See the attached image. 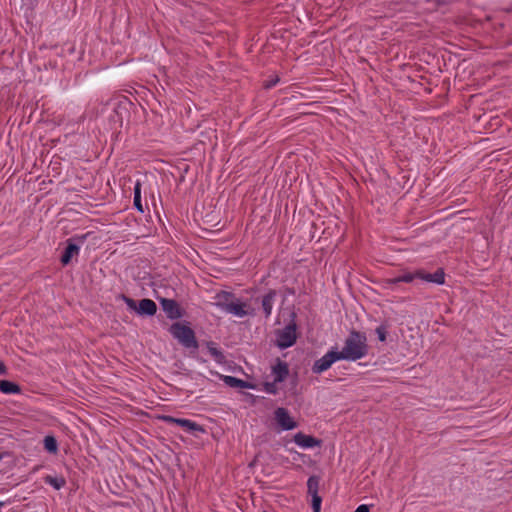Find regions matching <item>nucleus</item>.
Returning a JSON list of instances; mask_svg holds the SVG:
<instances>
[{"label": "nucleus", "instance_id": "obj_3", "mask_svg": "<svg viewBox=\"0 0 512 512\" xmlns=\"http://www.w3.org/2000/svg\"><path fill=\"white\" fill-rule=\"evenodd\" d=\"M120 298L126 303L129 309L135 311L140 316H154L157 312L156 303L149 298H143L138 302L125 294H121Z\"/></svg>", "mask_w": 512, "mask_h": 512}, {"label": "nucleus", "instance_id": "obj_34", "mask_svg": "<svg viewBox=\"0 0 512 512\" xmlns=\"http://www.w3.org/2000/svg\"><path fill=\"white\" fill-rule=\"evenodd\" d=\"M4 502L0 501V507L4 506Z\"/></svg>", "mask_w": 512, "mask_h": 512}, {"label": "nucleus", "instance_id": "obj_28", "mask_svg": "<svg viewBox=\"0 0 512 512\" xmlns=\"http://www.w3.org/2000/svg\"><path fill=\"white\" fill-rule=\"evenodd\" d=\"M8 374V368L3 361H0V375L5 376Z\"/></svg>", "mask_w": 512, "mask_h": 512}, {"label": "nucleus", "instance_id": "obj_33", "mask_svg": "<svg viewBox=\"0 0 512 512\" xmlns=\"http://www.w3.org/2000/svg\"><path fill=\"white\" fill-rule=\"evenodd\" d=\"M125 104H127V105H129V106H132V105H133V104H132V102H129V101H128V102H126Z\"/></svg>", "mask_w": 512, "mask_h": 512}, {"label": "nucleus", "instance_id": "obj_25", "mask_svg": "<svg viewBox=\"0 0 512 512\" xmlns=\"http://www.w3.org/2000/svg\"><path fill=\"white\" fill-rule=\"evenodd\" d=\"M322 497L320 495L311 496V508L313 512H320Z\"/></svg>", "mask_w": 512, "mask_h": 512}, {"label": "nucleus", "instance_id": "obj_32", "mask_svg": "<svg viewBox=\"0 0 512 512\" xmlns=\"http://www.w3.org/2000/svg\"><path fill=\"white\" fill-rule=\"evenodd\" d=\"M5 453L0 452V461L3 459Z\"/></svg>", "mask_w": 512, "mask_h": 512}, {"label": "nucleus", "instance_id": "obj_15", "mask_svg": "<svg viewBox=\"0 0 512 512\" xmlns=\"http://www.w3.org/2000/svg\"><path fill=\"white\" fill-rule=\"evenodd\" d=\"M272 374L275 382H283L289 375V365L280 358L276 359L275 365L272 366Z\"/></svg>", "mask_w": 512, "mask_h": 512}, {"label": "nucleus", "instance_id": "obj_19", "mask_svg": "<svg viewBox=\"0 0 512 512\" xmlns=\"http://www.w3.org/2000/svg\"><path fill=\"white\" fill-rule=\"evenodd\" d=\"M321 477L319 475H312L307 480V495H319Z\"/></svg>", "mask_w": 512, "mask_h": 512}, {"label": "nucleus", "instance_id": "obj_18", "mask_svg": "<svg viewBox=\"0 0 512 512\" xmlns=\"http://www.w3.org/2000/svg\"><path fill=\"white\" fill-rule=\"evenodd\" d=\"M215 299L216 306L225 311L226 305L235 299V295L232 292L220 291L216 294Z\"/></svg>", "mask_w": 512, "mask_h": 512}, {"label": "nucleus", "instance_id": "obj_9", "mask_svg": "<svg viewBox=\"0 0 512 512\" xmlns=\"http://www.w3.org/2000/svg\"><path fill=\"white\" fill-rule=\"evenodd\" d=\"M80 247L74 242V238L66 241V247L60 256V263L63 267L69 265L74 256L79 254Z\"/></svg>", "mask_w": 512, "mask_h": 512}, {"label": "nucleus", "instance_id": "obj_4", "mask_svg": "<svg viewBox=\"0 0 512 512\" xmlns=\"http://www.w3.org/2000/svg\"><path fill=\"white\" fill-rule=\"evenodd\" d=\"M276 346L279 349L292 347L297 341V324L292 319L282 330L276 331Z\"/></svg>", "mask_w": 512, "mask_h": 512}, {"label": "nucleus", "instance_id": "obj_12", "mask_svg": "<svg viewBox=\"0 0 512 512\" xmlns=\"http://www.w3.org/2000/svg\"><path fill=\"white\" fill-rule=\"evenodd\" d=\"M277 296V291L275 289H269L261 298V309L265 319H268L272 314V308L274 301Z\"/></svg>", "mask_w": 512, "mask_h": 512}, {"label": "nucleus", "instance_id": "obj_6", "mask_svg": "<svg viewBox=\"0 0 512 512\" xmlns=\"http://www.w3.org/2000/svg\"><path fill=\"white\" fill-rule=\"evenodd\" d=\"M341 360L337 350H330L320 359L316 360L312 366V372L314 374H321L328 370L333 363Z\"/></svg>", "mask_w": 512, "mask_h": 512}, {"label": "nucleus", "instance_id": "obj_22", "mask_svg": "<svg viewBox=\"0 0 512 512\" xmlns=\"http://www.w3.org/2000/svg\"><path fill=\"white\" fill-rule=\"evenodd\" d=\"M44 482L46 484L51 485L56 490L61 489L66 484V480L63 477H54V476H51V475L45 476L44 477Z\"/></svg>", "mask_w": 512, "mask_h": 512}, {"label": "nucleus", "instance_id": "obj_23", "mask_svg": "<svg viewBox=\"0 0 512 512\" xmlns=\"http://www.w3.org/2000/svg\"><path fill=\"white\" fill-rule=\"evenodd\" d=\"M389 327V323L387 321H384L375 329L378 340L380 342H386Z\"/></svg>", "mask_w": 512, "mask_h": 512}, {"label": "nucleus", "instance_id": "obj_27", "mask_svg": "<svg viewBox=\"0 0 512 512\" xmlns=\"http://www.w3.org/2000/svg\"><path fill=\"white\" fill-rule=\"evenodd\" d=\"M278 382H275V380L273 382H265L264 383V390L269 393V394H277L278 392V388L276 386Z\"/></svg>", "mask_w": 512, "mask_h": 512}, {"label": "nucleus", "instance_id": "obj_17", "mask_svg": "<svg viewBox=\"0 0 512 512\" xmlns=\"http://www.w3.org/2000/svg\"><path fill=\"white\" fill-rule=\"evenodd\" d=\"M0 392L3 394H20L22 392L21 386L10 380H0Z\"/></svg>", "mask_w": 512, "mask_h": 512}, {"label": "nucleus", "instance_id": "obj_8", "mask_svg": "<svg viewBox=\"0 0 512 512\" xmlns=\"http://www.w3.org/2000/svg\"><path fill=\"white\" fill-rule=\"evenodd\" d=\"M160 304L169 319H179L185 314V310L174 299L161 298Z\"/></svg>", "mask_w": 512, "mask_h": 512}, {"label": "nucleus", "instance_id": "obj_30", "mask_svg": "<svg viewBox=\"0 0 512 512\" xmlns=\"http://www.w3.org/2000/svg\"><path fill=\"white\" fill-rule=\"evenodd\" d=\"M205 345L208 349V352L211 351V349L215 348L217 346V344L213 341H206L205 342Z\"/></svg>", "mask_w": 512, "mask_h": 512}, {"label": "nucleus", "instance_id": "obj_7", "mask_svg": "<svg viewBox=\"0 0 512 512\" xmlns=\"http://www.w3.org/2000/svg\"><path fill=\"white\" fill-rule=\"evenodd\" d=\"M274 419L282 431L293 430L298 427V423L290 416L289 411L284 407H278L274 411Z\"/></svg>", "mask_w": 512, "mask_h": 512}, {"label": "nucleus", "instance_id": "obj_16", "mask_svg": "<svg viewBox=\"0 0 512 512\" xmlns=\"http://www.w3.org/2000/svg\"><path fill=\"white\" fill-rule=\"evenodd\" d=\"M420 280L442 285L445 283V272L443 268H438L434 273H428L421 269Z\"/></svg>", "mask_w": 512, "mask_h": 512}, {"label": "nucleus", "instance_id": "obj_31", "mask_svg": "<svg viewBox=\"0 0 512 512\" xmlns=\"http://www.w3.org/2000/svg\"><path fill=\"white\" fill-rule=\"evenodd\" d=\"M284 294L285 295H294L295 289L291 287H284Z\"/></svg>", "mask_w": 512, "mask_h": 512}, {"label": "nucleus", "instance_id": "obj_21", "mask_svg": "<svg viewBox=\"0 0 512 512\" xmlns=\"http://www.w3.org/2000/svg\"><path fill=\"white\" fill-rule=\"evenodd\" d=\"M133 205L137 211L143 213L144 208L141 202V183L139 181L136 182L134 186V200Z\"/></svg>", "mask_w": 512, "mask_h": 512}, {"label": "nucleus", "instance_id": "obj_13", "mask_svg": "<svg viewBox=\"0 0 512 512\" xmlns=\"http://www.w3.org/2000/svg\"><path fill=\"white\" fill-rule=\"evenodd\" d=\"M420 275L421 269H417L414 272H404L403 274L397 277L385 279L384 283L387 287H392L401 282L411 283L415 279H420Z\"/></svg>", "mask_w": 512, "mask_h": 512}, {"label": "nucleus", "instance_id": "obj_11", "mask_svg": "<svg viewBox=\"0 0 512 512\" xmlns=\"http://www.w3.org/2000/svg\"><path fill=\"white\" fill-rule=\"evenodd\" d=\"M246 303L242 302L240 299L235 298L230 304L226 305V312L237 317H244L246 315H255V310L251 309V311L245 310Z\"/></svg>", "mask_w": 512, "mask_h": 512}, {"label": "nucleus", "instance_id": "obj_5", "mask_svg": "<svg viewBox=\"0 0 512 512\" xmlns=\"http://www.w3.org/2000/svg\"><path fill=\"white\" fill-rule=\"evenodd\" d=\"M160 419H162L164 422H166L168 424H176L194 434L197 432L198 433L206 432V429L204 428V426H202L190 419L176 418V417H173L170 415H163L160 417Z\"/></svg>", "mask_w": 512, "mask_h": 512}, {"label": "nucleus", "instance_id": "obj_2", "mask_svg": "<svg viewBox=\"0 0 512 512\" xmlns=\"http://www.w3.org/2000/svg\"><path fill=\"white\" fill-rule=\"evenodd\" d=\"M169 332L183 347L187 349H198L199 343L195 332L189 326L188 322H175L171 324Z\"/></svg>", "mask_w": 512, "mask_h": 512}, {"label": "nucleus", "instance_id": "obj_14", "mask_svg": "<svg viewBox=\"0 0 512 512\" xmlns=\"http://www.w3.org/2000/svg\"><path fill=\"white\" fill-rule=\"evenodd\" d=\"M211 373L216 375V376H218L229 387H232V388H248V389H254L255 388V385L250 383V382H248V381H245V380L233 377V376L221 375L218 372H214V371H211Z\"/></svg>", "mask_w": 512, "mask_h": 512}, {"label": "nucleus", "instance_id": "obj_1", "mask_svg": "<svg viewBox=\"0 0 512 512\" xmlns=\"http://www.w3.org/2000/svg\"><path fill=\"white\" fill-rule=\"evenodd\" d=\"M369 346L364 332L352 329L345 340V345L338 351L341 360L357 361L368 354Z\"/></svg>", "mask_w": 512, "mask_h": 512}, {"label": "nucleus", "instance_id": "obj_29", "mask_svg": "<svg viewBox=\"0 0 512 512\" xmlns=\"http://www.w3.org/2000/svg\"><path fill=\"white\" fill-rule=\"evenodd\" d=\"M369 511H370L369 506L362 504V505H359L354 512H369Z\"/></svg>", "mask_w": 512, "mask_h": 512}, {"label": "nucleus", "instance_id": "obj_10", "mask_svg": "<svg viewBox=\"0 0 512 512\" xmlns=\"http://www.w3.org/2000/svg\"><path fill=\"white\" fill-rule=\"evenodd\" d=\"M294 442L302 448L321 447L322 440L303 432H298L293 437Z\"/></svg>", "mask_w": 512, "mask_h": 512}, {"label": "nucleus", "instance_id": "obj_24", "mask_svg": "<svg viewBox=\"0 0 512 512\" xmlns=\"http://www.w3.org/2000/svg\"><path fill=\"white\" fill-rule=\"evenodd\" d=\"M209 353L211 354V356L214 358V360L218 363V364H226L227 360H226V357L224 355V353L217 348V346L213 349H211V351H209Z\"/></svg>", "mask_w": 512, "mask_h": 512}, {"label": "nucleus", "instance_id": "obj_20", "mask_svg": "<svg viewBox=\"0 0 512 512\" xmlns=\"http://www.w3.org/2000/svg\"><path fill=\"white\" fill-rule=\"evenodd\" d=\"M43 446L50 454L58 453V442L54 435H46L43 439Z\"/></svg>", "mask_w": 512, "mask_h": 512}, {"label": "nucleus", "instance_id": "obj_26", "mask_svg": "<svg viewBox=\"0 0 512 512\" xmlns=\"http://www.w3.org/2000/svg\"><path fill=\"white\" fill-rule=\"evenodd\" d=\"M280 81V78L278 75L270 76L269 79L265 80L263 82L262 87L266 90L271 89L274 87L278 82Z\"/></svg>", "mask_w": 512, "mask_h": 512}]
</instances>
